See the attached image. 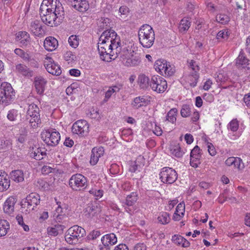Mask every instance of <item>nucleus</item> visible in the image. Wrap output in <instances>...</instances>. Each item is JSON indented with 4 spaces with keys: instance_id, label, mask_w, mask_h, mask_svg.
<instances>
[{
    "instance_id": "f257e3e1",
    "label": "nucleus",
    "mask_w": 250,
    "mask_h": 250,
    "mask_svg": "<svg viewBox=\"0 0 250 250\" xmlns=\"http://www.w3.org/2000/svg\"><path fill=\"white\" fill-rule=\"evenodd\" d=\"M98 49L102 60L110 62L116 59L122 49L117 33L114 31H104L99 38Z\"/></svg>"
},
{
    "instance_id": "f03ea898",
    "label": "nucleus",
    "mask_w": 250,
    "mask_h": 250,
    "mask_svg": "<svg viewBox=\"0 0 250 250\" xmlns=\"http://www.w3.org/2000/svg\"><path fill=\"white\" fill-rule=\"evenodd\" d=\"M139 41L140 44L145 48L151 47L155 41V33L148 24H145L141 26L138 32Z\"/></svg>"
},
{
    "instance_id": "7ed1b4c3",
    "label": "nucleus",
    "mask_w": 250,
    "mask_h": 250,
    "mask_svg": "<svg viewBox=\"0 0 250 250\" xmlns=\"http://www.w3.org/2000/svg\"><path fill=\"white\" fill-rule=\"evenodd\" d=\"M46 0H43L40 7V17L42 21L45 24L53 26H56L60 22L57 21L56 15L53 12L52 8L49 7V5L46 3Z\"/></svg>"
},
{
    "instance_id": "20e7f679",
    "label": "nucleus",
    "mask_w": 250,
    "mask_h": 250,
    "mask_svg": "<svg viewBox=\"0 0 250 250\" xmlns=\"http://www.w3.org/2000/svg\"><path fill=\"white\" fill-rule=\"evenodd\" d=\"M85 234L86 232L83 228L74 225L67 230L65 240L69 244L75 245L79 243Z\"/></svg>"
},
{
    "instance_id": "39448f33",
    "label": "nucleus",
    "mask_w": 250,
    "mask_h": 250,
    "mask_svg": "<svg viewBox=\"0 0 250 250\" xmlns=\"http://www.w3.org/2000/svg\"><path fill=\"white\" fill-rule=\"evenodd\" d=\"M119 56L123 63L126 66L137 65L141 62L139 57L134 53V51L126 48H122Z\"/></svg>"
},
{
    "instance_id": "423d86ee",
    "label": "nucleus",
    "mask_w": 250,
    "mask_h": 250,
    "mask_svg": "<svg viewBox=\"0 0 250 250\" xmlns=\"http://www.w3.org/2000/svg\"><path fill=\"white\" fill-rule=\"evenodd\" d=\"M39 111V108L36 104H31L28 105L26 118L29 120L30 126L33 128L38 127L41 123Z\"/></svg>"
},
{
    "instance_id": "0eeeda50",
    "label": "nucleus",
    "mask_w": 250,
    "mask_h": 250,
    "mask_svg": "<svg viewBox=\"0 0 250 250\" xmlns=\"http://www.w3.org/2000/svg\"><path fill=\"white\" fill-rule=\"evenodd\" d=\"M41 137L45 144L51 146H57L61 139L59 132L52 128L43 131Z\"/></svg>"
},
{
    "instance_id": "6e6552de",
    "label": "nucleus",
    "mask_w": 250,
    "mask_h": 250,
    "mask_svg": "<svg viewBox=\"0 0 250 250\" xmlns=\"http://www.w3.org/2000/svg\"><path fill=\"white\" fill-rule=\"evenodd\" d=\"M70 187L74 191H81L87 186V179L81 174L73 175L69 180Z\"/></svg>"
},
{
    "instance_id": "1a4fd4ad",
    "label": "nucleus",
    "mask_w": 250,
    "mask_h": 250,
    "mask_svg": "<svg viewBox=\"0 0 250 250\" xmlns=\"http://www.w3.org/2000/svg\"><path fill=\"white\" fill-rule=\"evenodd\" d=\"M15 96V92L11 84L8 83H2L0 86V104H8Z\"/></svg>"
},
{
    "instance_id": "9d476101",
    "label": "nucleus",
    "mask_w": 250,
    "mask_h": 250,
    "mask_svg": "<svg viewBox=\"0 0 250 250\" xmlns=\"http://www.w3.org/2000/svg\"><path fill=\"white\" fill-rule=\"evenodd\" d=\"M154 67L156 71L164 76H172L175 72L174 68L165 60H157Z\"/></svg>"
},
{
    "instance_id": "9b49d317",
    "label": "nucleus",
    "mask_w": 250,
    "mask_h": 250,
    "mask_svg": "<svg viewBox=\"0 0 250 250\" xmlns=\"http://www.w3.org/2000/svg\"><path fill=\"white\" fill-rule=\"evenodd\" d=\"M159 175L161 181L167 184H171L175 182L178 177L176 171L169 167H163Z\"/></svg>"
},
{
    "instance_id": "f8f14e48",
    "label": "nucleus",
    "mask_w": 250,
    "mask_h": 250,
    "mask_svg": "<svg viewBox=\"0 0 250 250\" xmlns=\"http://www.w3.org/2000/svg\"><path fill=\"white\" fill-rule=\"evenodd\" d=\"M150 86L157 93H163L167 88V82L162 77L154 75L152 77Z\"/></svg>"
},
{
    "instance_id": "ddd939ff",
    "label": "nucleus",
    "mask_w": 250,
    "mask_h": 250,
    "mask_svg": "<svg viewBox=\"0 0 250 250\" xmlns=\"http://www.w3.org/2000/svg\"><path fill=\"white\" fill-rule=\"evenodd\" d=\"M89 124L84 120H80L73 124L72 127V131L74 134L81 137L87 135L89 133Z\"/></svg>"
},
{
    "instance_id": "4468645a",
    "label": "nucleus",
    "mask_w": 250,
    "mask_h": 250,
    "mask_svg": "<svg viewBox=\"0 0 250 250\" xmlns=\"http://www.w3.org/2000/svg\"><path fill=\"white\" fill-rule=\"evenodd\" d=\"M44 66L46 70L52 75L59 76L62 73L60 66L56 63L50 57H46L44 60Z\"/></svg>"
},
{
    "instance_id": "2eb2a0df",
    "label": "nucleus",
    "mask_w": 250,
    "mask_h": 250,
    "mask_svg": "<svg viewBox=\"0 0 250 250\" xmlns=\"http://www.w3.org/2000/svg\"><path fill=\"white\" fill-rule=\"evenodd\" d=\"M102 245L100 246V250H110V246L117 242V238L114 233L106 234L101 238Z\"/></svg>"
},
{
    "instance_id": "dca6fc26",
    "label": "nucleus",
    "mask_w": 250,
    "mask_h": 250,
    "mask_svg": "<svg viewBox=\"0 0 250 250\" xmlns=\"http://www.w3.org/2000/svg\"><path fill=\"white\" fill-rule=\"evenodd\" d=\"M46 3L49 5V7L52 8L53 12L56 15V17L59 20H62L64 18V12L62 4L57 0L51 1L46 0Z\"/></svg>"
},
{
    "instance_id": "f3484780",
    "label": "nucleus",
    "mask_w": 250,
    "mask_h": 250,
    "mask_svg": "<svg viewBox=\"0 0 250 250\" xmlns=\"http://www.w3.org/2000/svg\"><path fill=\"white\" fill-rule=\"evenodd\" d=\"M29 30L32 34L37 37L42 36L45 34V31L42 28L41 21L37 20L30 22Z\"/></svg>"
},
{
    "instance_id": "a211bd4d",
    "label": "nucleus",
    "mask_w": 250,
    "mask_h": 250,
    "mask_svg": "<svg viewBox=\"0 0 250 250\" xmlns=\"http://www.w3.org/2000/svg\"><path fill=\"white\" fill-rule=\"evenodd\" d=\"M40 197L39 195L36 193H31L26 197L22 205L27 206L29 210H34V208L40 203Z\"/></svg>"
},
{
    "instance_id": "6ab92c4d",
    "label": "nucleus",
    "mask_w": 250,
    "mask_h": 250,
    "mask_svg": "<svg viewBox=\"0 0 250 250\" xmlns=\"http://www.w3.org/2000/svg\"><path fill=\"white\" fill-rule=\"evenodd\" d=\"M201 150L198 146H196L190 152V164L194 167H198L201 163L200 159L201 158Z\"/></svg>"
},
{
    "instance_id": "aec40b11",
    "label": "nucleus",
    "mask_w": 250,
    "mask_h": 250,
    "mask_svg": "<svg viewBox=\"0 0 250 250\" xmlns=\"http://www.w3.org/2000/svg\"><path fill=\"white\" fill-rule=\"evenodd\" d=\"M137 200L138 194L136 192H132L130 194L127 195L125 202L123 203L124 204V206L125 207V211L131 214L133 210L129 208V207L133 206Z\"/></svg>"
},
{
    "instance_id": "412c9836",
    "label": "nucleus",
    "mask_w": 250,
    "mask_h": 250,
    "mask_svg": "<svg viewBox=\"0 0 250 250\" xmlns=\"http://www.w3.org/2000/svg\"><path fill=\"white\" fill-rule=\"evenodd\" d=\"M17 199L13 196L8 197L4 203L3 210L5 213L9 215L13 214L15 208V205Z\"/></svg>"
},
{
    "instance_id": "4be33fe9",
    "label": "nucleus",
    "mask_w": 250,
    "mask_h": 250,
    "mask_svg": "<svg viewBox=\"0 0 250 250\" xmlns=\"http://www.w3.org/2000/svg\"><path fill=\"white\" fill-rule=\"evenodd\" d=\"M47 81L42 76H37L34 79V85L37 93L42 94L44 91Z\"/></svg>"
},
{
    "instance_id": "5701e85b",
    "label": "nucleus",
    "mask_w": 250,
    "mask_h": 250,
    "mask_svg": "<svg viewBox=\"0 0 250 250\" xmlns=\"http://www.w3.org/2000/svg\"><path fill=\"white\" fill-rule=\"evenodd\" d=\"M228 166H233L234 168L238 169H242L244 167V164L242 160L238 157H230L228 158L225 162Z\"/></svg>"
},
{
    "instance_id": "b1692460",
    "label": "nucleus",
    "mask_w": 250,
    "mask_h": 250,
    "mask_svg": "<svg viewBox=\"0 0 250 250\" xmlns=\"http://www.w3.org/2000/svg\"><path fill=\"white\" fill-rule=\"evenodd\" d=\"M16 39L22 46H26L30 43L31 39L29 34L26 31H20L16 34Z\"/></svg>"
},
{
    "instance_id": "393cba45",
    "label": "nucleus",
    "mask_w": 250,
    "mask_h": 250,
    "mask_svg": "<svg viewBox=\"0 0 250 250\" xmlns=\"http://www.w3.org/2000/svg\"><path fill=\"white\" fill-rule=\"evenodd\" d=\"M58 45V41L53 37H47L44 41V47L48 51H52L55 50Z\"/></svg>"
},
{
    "instance_id": "a878e982",
    "label": "nucleus",
    "mask_w": 250,
    "mask_h": 250,
    "mask_svg": "<svg viewBox=\"0 0 250 250\" xmlns=\"http://www.w3.org/2000/svg\"><path fill=\"white\" fill-rule=\"evenodd\" d=\"M10 187V180L4 172L0 171V192L7 190Z\"/></svg>"
},
{
    "instance_id": "bb28decb",
    "label": "nucleus",
    "mask_w": 250,
    "mask_h": 250,
    "mask_svg": "<svg viewBox=\"0 0 250 250\" xmlns=\"http://www.w3.org/2000/svg\"><path fill=\"white\" fill-rule=\"evenodd\" d=\"M250 61L245 55L244 53L240 52L238 57L236 59L235 64L238 68H245L249 64Z\"/></svg>"
},
{
    "instance_id": "cd10ccee",
    "label": "nucleus",
    "mask_w": 250,
    "mask_h": 250,
    "mask_svg": "<svg viewBox=\"0 0 250 250\" xmlns=\"http://www.w3.org/2000/svg\"><path fill=\"white\" fill-rule=\"evenodd\" d=\"M16 69L18 73L23 76L31 77L33 75V72L27 66L23 64H18L16 66Z\"/></svg>"
},
{
    "instance_id": "c85d7f7f",
    "label": "nucleus",
    "mask_w": 250,
    "mask_h": 250,
    "mask_svg": "<svg viewBox=\"0 0 250 250\" xmlns=\"http://www.w3.org/2000/svg\"><path fill=\"white\" fill-rule=\"evenodd\" d=\"M191 25V21L189 18L185 17L182 19L179 24L178 30L182 34L186 33Z\"/></svg>"
},
{
    "instance_id": "c756f323",
    "label": "nucleus",
    "mask_w": 250,
    "mask_h": 250,
    "mask_svg": "<svg viewBox=\"0 0 250 250\" xmlns=\"http://www.w3.org/2000/svg\"><path fill=\"white\" fill-rule=\"evenodd\" d=\"M73 7L80 12L86 11L89 7L88 1L86 0H80L79 1L72 3Z\"/></svg>"
},
{
    "instance_id": "7c9ffc66",
    "label": "nucleus",
    "mask_w": 250,
    "mask_h": 250,
    "mask_svg": "<svg viewBox=\"0 0 250 250\" xmlns=\"http://www.w3.org/2000/svg\"><path fill=\"white\" fill-rule=\"evenodd\" d=\"M172 241L175 244L181 245L185 248L188 247L190 245L189 242L187 240L179 235H174L173 236Z\"/></svg>"
},
{
    "instance_id": "2f4dec72",
    "label": "nucleus",
    "mask_w": 250,
    "mask_h": 250,
    "mask_svg": "<svg viewBox=\"0 0 250 250\" xmlns=\"http://www.w3.org/2000/svg\"><path fill=\"white\" fill-rule=\"evenodd\" d=\"M10 176L13 181L17 183L21 182L24 180V174L21 170H13Z\"/></svg>"
},
{
    "instance_id": "473e14b6",
    "label": "nucleus",
    "mask_w": 250,
    "mask_h": 250,
    "mask_svg": "<svg viewBox=\"0 0 250 250\" xmlns=\"http://www.w3.org/2000/svg\"><path fill=\"white\" fill-rule=\"evenodd\" d=\"M138 83L140 86L143 89L147 88L150 85V80L147 76L144 74L139 75L138 77Z\"/></svg>"
},
{
    "instance_id": "72a5a7b5",
    "label": "nucleus",
    "mask_w": 250,
    "mask_h": 250,
    "mask_svg": "<svg viewBox=\"0 0 250 250\" xmlns=\"http://www.w3.org/2000/svg\"><path fill=\"white\" fill-rule=\"evenodd\" d=\"M178 110L176 108L171 109L167 113L165 121H168L172 124H174L176 121V117Z\"/></svg>"
},
{
    "instance_id": "f704fd0d",
    "label": "nucleus",
    "mask_w": 250,
    "mask_h": 250,
    "mask_svg": "<svg viewBox=\"0 0 250 250\" xmlns=\"http://www.w3.org/2000/svg\"><path fill=\"white\" fill-rule=\"evenodd\" d=\"M171 154L173 156L180 158L182 157L185 152L182 149L178 144L175 145H171L170 147Z\"/></svg>"
},
{
    "instance_id": "c9c22d12",
    "label": "nucleus",
    "mask_w": 250,
    "mask_h": 250,
    "mask_svg": "<svg viewBox=\"0 0 250 250\" xmlns=\"http://www.w3.org/2000/svg\"><path fill=\"white\" fill-rule=\"evenodd\" d=\"M10 229L8 222L4 219H0V237L5 236Z\"/></svg>"
},
{
    "instance_id": "e433bc0d",
    "label": "nucleus",
    "mask_w": 250,
    "mask_h": 250,
    "mask_svg": "<svg viewBox=\"0 0 250 250\" xmlns=\"http://www.w3.org/2000/svg\"><path fill=\"white\" fill-rule=\"evenodd\" d=\"M199 77L198 73H190L189 75L186 77V79L191 87H195L197 84Z\"/></svg>"
},
{
    "instance_id": "4c0bfd02",
    "label": "nucleus",
    "mask_w": 250,
    "mask_h": 250,
    "mask_svg": "<svg viewBox=\"0 0 250 250\" xmlns=\"http://www.w3.org/2000/svg\"><path fill=\"white\" fill-rule=\"evenodd\" d=\"M147 103V100L146 98L144 97H138L134 99L132 105L135 108L137 109L146 104Z\"/></svg>"
},
{
    "instance_id": "58836bf2",
    "label": "nucleus",
    "mask_w": 250,
    "mask_h": 250,
    "mask_svg": "<svg viewBox=\"0 0 250 250\" xmlns=\"http://www.w3.org/2000/svg\"><path fill=\"white\" fill-rule=\"evenodd\" d=\"M41 147L34 146L32 147L30 149V156L31 157L34 158L37 160H41L43 159L41 153Z\"/></svg>"
},
{
    "instance_id": "ea45409f",
    "label": "nucleus",
    "mask_w": 250,
    "mask_h": 250,
    "mask_svg": "<svg viewBox=\"0 0 250 250\" xmlns=\"http://www.w3.org/2000/svg\"><path fill=\"white\" fill-rule=\"evenodd\" d=\"M158 221L159 223L162 225L168 224L170 221L169 213L167 212L160 213L158 217Z\"/></svg>"
},
{
    "instance_id": "a19ab883",
    "label": "nucleus",
    "mask_w": 250,
    "mask_h": 250,
    "mask_svg": "<svg viewBox=\"0 0 250 250\" xmlns=\"http://www.w3.org/2000/svg\"><path fill=\"white\" fill-rule=\"evenodd\" d=\"M120 89V87L118 86H113L110 87L108 90L105 92L104 101H107L112 96V95L117 92H119Z\"/></svg>"
},
{
    "instance_id": "79ce46f5",
    "label": "nucleus",
    "mask_w": 250,
    "mask_h": 250,
    "mask_svg": "<svg viewBox=\"0 0 250 250\" xmlns=\"http://www.w3.org/2000/svg\"><path fill=\"white\" fill-rule=\"evenodd\" d=\"M216 20L217 22L225 24L229 22V17L225 14H219L216 16Z\"/></svg>"
},
{
    "instance_id": "37998d69",
    "label": "nucleus",
    "mask_w": 250,
    "mask_h": 250,
    "mask_svg": "<svg viewBox=\"0 0 250 250\" xmlns=\"http://www.w3.org/2000/svg\"><path fill=\"white\" fill-rule=\"evenodd\" d=\"M100 27L103 29H105V31H114L109 29L110 28V20L108 18H102L100 20Z\"/></svg>"
},
{
    "instance_id": "c03bdc74",
    "label": "nucleus",
    "mask_w": 250,
    "mask_h": 250,
    "mask_svg": "<svg viewBox=\"0 0 250 250\" xmlns=\"http://www.w3.org/2000/svg\"><path fill=\"white\" fill-rule=\"evenodd\" d=\"M79 39L76 35H71L68 39V42L69 45L73 48H76L79 44Z\"/></svg>"
},
{
    "instance_id": "a18cd8bd",
    "label": "nucleus",
    "mask_w": 250,
    "mask_h": 250,
    "mask_svg": "<svg viewBox=\"0 0 250 250\" xmlns=\"http://www.w3.org/2000/svg\"><path fill=\"white\" fill-rule=\"evenodd\" d=\"M191 108L189 105L184 104L182 106L180 113L183 117L186 118L189 116L191 114Z\"/></svg>"
},
{
    "instance_id": "49530a36",
    "label": "nucleus",
    "mask_w": 250,
    "mask_h": 250,
    "mask_svg": "<svg viewBox=\"0 0 250 250\" xmlns=\"http://www.w3.org/2000/svg\"><path fill=\"white\" fill-rule=\"evenodd\" d=\"M229 31L227 29H223L220 31L216 35L217 40L224 39L227 40L229 35Z\"/></svg>"
},
{
    "instance_id": "de8ad7c7",
    "label": "nucleus",
    "mask_w": 250,
    "mask_h": 250,
    "mask_svg": "<svg viewBox=\"0 0 250 250\" xmlns=\"http://www.w3.org/2000/svg\"><path fill=\"white\" fill-rule=\"evenodd\" d=\"M239 127V122L236 119L231 120L228 125V128L232 132H236Z\"/></svg>"
},
{
    "instance_id": "09e8293b",
    "label": "nucleus",
    "mask_w": 250,
    "mask_h": 250,
    "mask_svg": "<svg viewBox=\"0 0 250 250\" xmlns=\"http://www.w3.org/2000/svg\"><path fill=\"white\" fill-rule=\"evenodd\" d=\"M27 135V131L25 128H21L20 130V133L18 137L17 141L21 143H24L26 140Z\"/></svg>"
},
{
    "instance_id": "8fccbe9b",
    "label": "nucleus",
    "mask_w": 250,
    "mask_h": 250,
    "mask_svg": "<svg viewBox=\"0 0 250 250\" xmlns=\"http://www.w3.org/2000/svg\"><path fill=\"white\" fill-rule=\"evenodd\" d=\"M104 154V148L103 147H95L91 151V154L95 155L98 158H100Z\"/></svg>"
},
{
    "instance_id": "3c124183",
    "label": "nucleus",
    "mask_w": 250,
    "mask_h": 250,
    "mask_svg": "<svg viewBox=\"0 0 250 250\" xmlns=\"http://www.w3.org/2000/svg\"><path fill=\"white\" fill-rule=\"evenodd\" d=\"M97 207L92 205L91 204L88 205L85 209L84 213L85 215H88L89 217L94 215L96 212L95 211Z\"/></svg>"
},
{
    "instance_id": "603ef678",
    "label": "nucleus",
    "mask_w": 250,
    "mask_h": 250,
    "mask_svg": "<svg viewBox=\"0 0 250 250\" xmlns=\"http://www.w3.org/2000/svg\"><path fill=\"white\" fill-rule=\"evenodd\" d=\"M18 115V111L17 110L13 109L9 110L8 112L7 117L8 120L11 121H15Z\"/></svg>"
},
{
    "instance_id": "864d4df0",
    "label": "nucleus",
    "mask_w": 250,
    "mask_h": 250,
    "mask_svg": "<svg viewBox=\"0 0 250 250\" xmlns=\"http://www.w3.org/2000/svg\"><path fill=\"white\" fill-rule=\"evenodd\" d=\"M237 9L247 10V5L245 0H235Z\"/></svg>"
},
{
    "instance_id": "5fc2aeb1",
    "label": "nucleus",
    "mask_w": 250,
    "mask_h": 250,
    "mask_svg": "<svg viewBox=\"0 0 250 250\" xmlns=\"http://www.w3.org/2000/svg\"><path fill=\"white\" fill-rule=\"evenodd\" d=\"M54 219L56 222L63 223L67 218L66 214L59 215V214H53Z\"/></svg>"
},
{
    "instance_id": "6e6d98bb",
    "label": "nucleus",
    "mask_w": 250,
    "mask_h": 250,
    "mask_svg": "<svg viewBox=\"0 0 250 250\" xmlns=\"http://www.w3.org/2000/svg\"><path fill=\"white\" fill-rule=\"evenodd\" d=\"M189 67L192 70V73H197L199 71V66L197 64L196 62L194 60H190L189 62Z\"/></svg>"
},
{
    "instance_id": "4d7b16f0",
    "label": "nucleus",
    "mask_w": 250,
    "mask_h": 250,
    "mask_svg": "<svg viewBox=\"0 0 250 250\" xmlns=\"http://www.w3.org/2000/svg\"><path fill=\"white\" fill-rule=\"evenodd\" d=\"M89 192L97 198H101L103 195V190L101 189H96L92 188L89 191Z\"/></svg>"
},
{
    "instance_id": "13d9d810",
    "label": "nucleus",
    "mask_w": 250,
    "mask_h": 250,
    "mask_svg": "<svg viewBox=\"0 0 250 250\" xmlns=\"http://www.w3.org/2000/svg\"><path fill=\"white\" fill-rule=\"evenodd\" d=\"M215 78L218 83H224L228 80V77L226 75L222 73L217 74Z\"/></svg>"
},
{
    "instance_id": "bf43d9fd",
    "label": "nucleus",
    "mask_w": 250,
    "mask_h": 250,
    "mask_svg": "<svg viewBox=\"0 0 250 250\" xmlns=\"http://www.w3.org/2000/svg\"><path fill=\"white\" fill-rule=\"evenodd\" d=\"M64 58L65 61L68 62H72L75 58V55L71 51H67L64 54Z\"/></svg>"
},
{
    "instance_id": "052dcab7",
    "label": "nucleus",
    "mask_w": 250,
    "mask_h": 250,
    "mask_svg": "<svg viewBox=\"0 0 250 250\" xmlns=\"http://www.w3.org/2000/svg\"><path fill=\"white\" fill-rule=\"evenodd\" d=\"M185 211V206L184 203H179L176 208L175 211L177 212H179L182 215H184Z\"/></svg>"
},
{
    "instance_id": "680f3d73",
    "label": "nucleus",
    "mask_w": 250,
    "mask_h": 250,
    "mask_svg": "<svg viewBox=\"0 0 250 250\" xmlns=\"http://www.w3.org/2000/svg\"><path fill=\"white\" fill-rule=\"evenodd\" d=\"M57 205H58V206L57 208L55 209L54 214H59V215H62L63 214H66V209H63L62 207L61 206V203L60 202L59 204V203L57 202Z\"/></svg>"
},
{
    "instance_id": "e2e57ef3",
    "label": "nucleus",
    "mask_w": 250,
    "mask_h": 250,
    "mask_svg": "<svg viewBox=\"0 0 250 250\" xmlns=\"http://www.w3.org/2000/svg\"><path fill=\"white\" fill-rule=\"evenodd\" d=\"M101 235V233L99 230L92 231L87 236L89 240L96 239Z\"/></svg>"
},
{
    "instance_id": "0e129e2a",
    "label": "nucleus",
    "mask_w": 250,
    "mask_h": 250,
    "mask_svg": "<svg viewBox=\"0 0 250 250\" xmlns=\"http://www.w3.org/2000/svg\"><path fill=\"white\" fill-rule=\"evenodd\" d=\"M119 12L120 13V16L121 17L123 16H126L129 13V9L125 6H121L119 9Z\"/></svg>"
},
{
    "instance_id": "69168bd1",
    "label": "nucleus",
    "mask_w": 250,
    "mask_h": 250,
    "mask_svg": "<svg viewBox=\"0 0 250 250\" xmlns=\"http://www.w3.org/2000/svg\"><path fill=\"white\" fill-rule=\"evenodd\" d=\"M48 233L50 235H53L54 236H57L60 234L58 230L56 229L55 227L49 228L48 229Z\"/></svg>"
},
{
    "instance_id": "338daca9",
    "label": "nucleus",
    "mask_w": 250,
    "mask_h": 250,
    "mask_svg": "<svg viewBox=\"0 0 250 250\" xmlns=\"http://www.w3.org/2000/svg\"><path fill=\"white\" fill-rule=\"evenodd\" d=\"M53 168L47 166H44L42 168V173L47 175L52 172Z\"/></svg>"
},
{
    "instance_id": "774afa93",
    "label": "nucleus",
    "mask_w": 250,
    "mask_h": 250,
    "mask_svg": "<svg viewBox=\"0 0 250 250\" xmlns=\"http://www.w3.org/2000/svg\"><path fill=\"white\" fill-rule=\"evenodd\" d=\"M243 101L246 105L250 108V93L246 94L243 98Z\"/></svg>"
}]
</instances>
